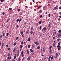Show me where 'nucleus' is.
Here are the masks:
<instances>
[{
  "label": "nucleus",
  "mask_w": 61,
  "mask_h": 61,
  "mask_svg": "<svg viewBox=\"0 0 61 61\" xmlns=\"http://www.w3.org/2000/svg\"><path fill=\"white\" fill-rule=\"evenodd\" d=\"M16 54H15V56H14V59H15L16 58Z\"/></svg>",
  "instance_id": "obj_13"
},
{
  "label": "nucleus",
  "mask_w": 61,
  "mask_h": 61,
  "mask_svg": "<svg viewBox=\"0 0 61 61\" xmlns=\"http://www.w3.org/2000/svg\"><path fill=\"white\" fill-rule=\"evenodd\" d=\"M21 60L20 57H19L18 59V61H20Z\"/></svg>",
  "instance_id": "obj_8"
},
{
  "label": "nucleus",
  "mask_w": 61,
  "mask_h": 61,
  "mask_svg": "<svg viewBox=\"0 0 61 61\" xmlns=\"http://www.w3.org/2000/svg\"><path fill=\"white\" fill-rule=\"evenodd\" d=\"M31 30H33V27H31Z\"/></svg>",
  "instance_id": "obj_37"
},
{
  "label": "nucleus",
  "mask_w": 61,
  "mask_h": 61,
  "mask_svg": "<svg viewBox=\"0 0 61 61\" xmlns=\"http://www.w3.org/2000/svg\"><path fill=\"white\" fill-rule=\"evenodd\" d=\"M57 56H58V54L57 53H56V56H55V58H57Z\"/></svg>",
  "instance_id": "obj_2"
},
{
  "label": "nucleus",
  "mask_w": 61,
  "mask_h": 61,
  "mask_svg": "<svg viewBox=\"0 0 61 61\" xmlns=\"http://www.w3.org/2000/svg\"><path fill=\"white\" fill-rule=\"evenodd\" d=\"M30 52H31L32 53H33V52H34V51L32 49H30Z\"/></svg>",
  "instance_id": "obj_9"
},
{
  "label": "nucleus",
  "mask_w": 61,
  "mask_h": 61,
  "mask_svg": "<svg viewBox=\"0 0 61 61\" xmlns=\"http://www.w3.org/2000/svg\"><path fill=\"white\" fill-rule=\"evenodd\" d=\"M56 44V43H55L54 42L53 43V46L55 47V44Z\"/></svg>",
  "instance_id": "obj_20"
},
{
  "label": "nucleus",
  "mask_w": 61,
  "mask_h": 61,
  "mask_svg": "<svg viewBox=\"0 0 61 61\" xmlns=\"http://www.w3.org/2000/svg\"><path fill=\"white\" fill-rule=\"evenodd\" d=\"M20 33L21 35H22L23 34V31H21Z\"/></svg>",
  "instance_id": "obj_34"
},
{
  "label": "nucleus",
  "mask_w": 61,
  "mask_h": 61,
  "mask_svg": "<svg viewBox=\"0 0 61 61\" xmlns=\"http://www.w3.org/2000/svg\"><path fill=\"white\" fill-rule=\"evenodd\" d=\"M51 56H50L49 57V60H50V58H51Z\"/></svg>",
  "instance_id": "obj_17"
},
{
  "label": "nucleus",
  "mask_w": 61,
  "mask_h": 61,
  "mask_svg": "<svg viewBox=\"0 0 61 61\" xmlns=\"http://www.w3.org/2000/svg\"><path fill=\"white\" fill-rule=\"evenodd\" d=\"M10 52H9L8 53V56H10Z\"/></svg>",
  "instance_id": "obj_22"
},
{
  "label": "nucleus",
  "mask_w": 61,
  "mask_h": 61,
  "mask_svg": "<svg viewBox=\"0 0 61 61\" xmlns=\"http://www.w3.org/2000/svg\"><path fill=\"white\" fill-rule=\"evenodd\" d=\"M2 14L3 15H5V13H4V12H3L2 13Z\"/></svg>",
  "instance_id": "obj_54"
},
{
  "label": "nucleus",
  "mask_w": 61,
  "mask_h": 61,
  "mask_svg": "<svg viewBox=\"0 0 61 61\" xmlns=\"http://www.w3.org/2000/svg\"><path fill=\"white\" fill-rule=\"evenodd\" d=\"M4 0H1L0 1L1 2H3L4 1Z\"/></svg>",
  "instance_id": "obj_33"
},
{
  "label": "nucleus",
  "mask_w": 61,
  "mask_h": 61,
  "mask_svg": "<svg viewBox=\"0 0 61 61\" xmlns=\"http://www.w3.org/2000/svg\"><path fill=\"white\" fill-rule=\"evenodd\" d=\"M39 24H41V21H39Z\"/></svg>",
  "instance_id": "obj_38"
},
{
  "label": "nucleus",
  "mask_w": 61,
  "mask_h": 61,
  "mask_svg": "<svg viewBox=\"0 0 61 61\" xmlns=\"http://www.w3.org/2000/svg\"><path fill=\"white\" fill-rule=\"evenodd\" d=\"M54 34H55V33H56V30H54Z\"/></svg>",
  "instance_id": "obj_15"
},
{
  "label": "nucleus",
  "mask_w": 61,
  "mask_h": 61,
  "mask_svg": "<svg viewBox=\"0 0 61 61\" xmlns=\"http://www.w3.org/2000/svg\"><path fill=\"white\" fill-rule=\"evenodd\" d=\"M43 29L44 31H45L46 30V27H44L43 28Z\"/></svg>",
  "instance_id": "obj_10"
},
{
  "label": "nucleus",
  "mask_w": 61,
  "mask_h": 61,
  "mask_svg": "<svg viewBox=\"0 0 61 61\" xmlns=\"http://www.w3.org/2000/svg\"><path fill=\"white\" fill-rule=\"evenodd\" d=\"M9 10H11V8H9Z\"/></svg>",
  "instance_id": "obj_62"
},
{
  "label": "nucleus",
  "mask_w": 61,
  "mask_h": 61,
  "mask_svg": "<svg viewBox=\"0 0 61 61\" xmlns=\"http://www.w3.org/2000/svg\"><path fill=\"white\" fill-rule=\"evenodd\" d=\"M24 24L25 25H26V22H25V23H24Z\"/></svg>",
  "instance_id": "obj_58"
},
{
  "label": "nucleus",
  "mask_w": 61,
  "mask_h": 61,
  "mask_svg": "<svg viewBox=\"0 0 61 61\" xmlns=\"http://www.w3.org/2000/svg\"><path fill=\"white\" fill-rule=\"evenodd\" d=\"M54 15H56V13H54Z\"/></svg>",
  "instance_id": "obj_56"
},
{
  "label": "nucleus",
  "mask_w": 61,
  "mask_h": 61,
  "mask_svg": "<svg viewBox=\"0 0 61 61\" xmlns=\"http://www.w3.org/2000/svg\"><path fill=\"white\" fill-rule=\"evenodd\" d=\"M10 48H9L8 49V50H10Z\"/></svg>",
  "instance_id": "obj_57"
},
{
  "label": "nucleus",
  "mask_w": 61,
  "mask_h": 61,
  "mask_svg": "<svg viewBox=\"0 0 61 61\" xmlns=\"http://www.w3.org/2000/svg\"><path fill=\"white\" fill-rule=\"evenodd\" d=\"M20 47L21 48H22L23 47V46L22 45H20Z\"/></svg>",
  "instance_id": "obj_25"
},
{
  "label": "nucleus",
  "mask_w": 61,
  "mask_h": 61,
  "mask_svg": "<svg viewBox=\"0 0 61 61\" xmlns=\"http://www.w3.org/2000/svg\"><path fill=\"white\" fill-rule=\"evenodd\" d=\"M59 9H61V7H59Z\"/></svg>",
  "instance_id": "obj_50"
},
{
  "label": "nucleus",
  "mask_w": 61,
  "mask_h": 61,
  "mask_svg": "<svg viewBox=\"0 0 61 61\" xmlns=\"http://www.w3.org/2000/svg\"><path fill=\"white\" fill-rule=\"evenodd\" d=\"M30 33L31 34H33V31H32V30H31V31H30Z\"/></svg>",
  "instance_id": "obj_36"
},
{
  "label": "nucleus",
  "mask_w": 61,
  "mask_h": 61,
  "mask_svg": "<svg viewBox=\"0 0 61 61\" xmlns=\"http://www.w3.org/2000/svg\"><path fill=\"white\" fill-rule=\"evenodd\" d=\"M30 59H31V56H30L28 58L27 60L28 61H29V60Z\"/></svg>",
  "instance_id": "obj_7"
},
{
  "label": "nucleus",
  "mask_w": 61,
  "mask_h": 61,
  "mask_svg": "<svg viewBox=\"0 0 61 61\" xmlns=\"http://www.w3.org/2000/svg\"><path fill=\"white\" fill-rule=\"evenodd\" d=\"M41 56H44V55H43V54H41Z\"/></svg>",
  "instance_id": "obj_46"
},
{
  "label": "nucleus",
  "mask_w": 61,
  "mask_h": 61,
  "mask_svg": "<svg viewBox=\"0 0 61 61\" xmlns=\"http://www.w3.org/2000/svg\"><path fill=\"white\" fill-rule=\"evenodd\" d=\"M6 35H6V36H8L9 35V33H6Z\"/></svg>",
  "instance_id": "obj_21"
},
{
  "label": "nucleus",
  "mask_w": 61,
  "mask_h": 61,
  "mask_svg": "<svg viewBox=\"0 0 61 61\" xmlns=\"http://www.w3.org/2000/svg\"><path fill=\"white\" fill-rule=\"evenodd\" d=\"M43 52H45V50H46V49H45V48H44L43 49Z\"/></svg>",
  "instance_id": "obj_19"
},
{
  "label": "nucleus",
  "mask_w": 61,
  "mask_h": 61,
  "mask_svg": "<svg viewBox=\"0 0 61 61\" xmlns=\"http://www.w3.org/2000/svg\"><path fill=\"white\" fill-rule=\"evenodd\" d=\"M35 44L36 45H39V43H38V42L37 41L35 43Z\"/></svg>",
  "instance_id": "obj_6"
},
{
  "label": "nucleus",
  "mask_w": 61,
  "mask_h": 61,
  "mask_svg": "<svg viewBox=\"0 0 61 61\" xmlns=\"http://www.w3.org/2000/svg\"><path fill=\"white\" fill-rule=\"evenodd\" d=\"M30 54V56H33V55L34 54V53H32V54Z\"/></svg>",
  "instance_id": "obj_39"
},
{
  "label": "nucleus",
  "mask_w": 61,
  "mask_h": 61,
  "mask_svg": "<svg viewBox=\"0 0 61 61\" xmlns=\"http://www.w3.org/2000/svg\"><path fill=\"white\" fill-rule=\"evenodd\" d=\"M60 40V39L59 38V39H57L58 41H59Z\"/></svg>",
  "instance_id": "obj_47"
},
{
  "label": "nucleus",
  "mask_w": 61,
  "mask_h": 61,
  "mask_svg": "<svg viewBox=\"0 0 61 61\" xmlns=\"http://www.w3.org/2000/svg\"><path fill=\"white\" fill-rule=\"evenodd\" d=\"M28 41H30V37L28 38Z\"/></svg>",
  "instance_id": "obj_23"
},
{
  "label": "nucleus",
  "mask_w": 61,
  "mask_h": 61,
  "mask_svg": "<svg viewBox=\"0 0 61 61\" xmlns=\"http://www.w3.org/2000/svg\"><path fill=\"white\" fill-rule=\"evenodd\" d=\"M23 53L24 52H23V51H22L21 52V56H22V57H23V56H24Z\"/></svg>",
  "instance_id": "obj_4"
},
{
  "label": "nucleus",
  "mask_w": 61,
  "mask_h": 61,
  "mask_svg": "<svg viewBox=\"0 0 61 61\" xmlns=\"http://www.w3.org/2000/svg\"><path fill=\"white\" fill-rule=\"evenodd\" d=\"M7 59H9L10 58H9V56H8L7 58Z\"/></svg>",
  "instance_id": "obj_55"
},
{
  "label": "nucleus",
  "mask_w": 61,
  "mask_h": 61,
  "mask_svg": "<svg viewBox=\"0 0 61 61\" xmlns=\"http://www.w3.org/2000/svg\"><path fill=\"white\" fill-rule=\"evenodd\" d=\"M49 17H50V14H49Z\"/></svg>",
  "instance_id": "obj_52"
},
{
  "label": "nucleus",
  "mask_w": 61,
  "mask_h": 61,
  "mask_svg": "<svg viewBox=\"0 0 61 61\" xmlns=\"http://www.w3.org/2000/svg\"><path fill=\"white\" fill-rule=\"evenodd\" d=\"M42 17V15H40V18Z\"/></svg>",
  "instance_id": "obj_43"
},
{
  "label": "nucleus",
  "mask_w": 61,
  "mask_h": 61,
  "mask_svg": "<svg viewBox=\"0 0 61 61\" xmlns=\"http://www.w3.org/2000/svg\"><path fill=\"white\" fill-rule=\"evenodd\" d=\"M39 48H40V47H39V46H38L37 47L36 49H39Z\"/></svg>",
  "instance_id": "obj_24"
},
{
  "label": "nucleus",
  "mask_w": 61,
  "mask_h": 61,
  "mask_svg": "<svg viewBox=\"0 0 61 61\" xmlns=\"http://www.w3.org/2000/svg\"><path fill=\"white\" fill-rule=\"evenodd\" d=\"M57 9V8H56V7H55L54 8V9L55 10H56V9Z\"/></svg>",
  "instance_id": "obj_42"
},
{
  "label": "nucleus",
  "mask_w": 61,
  "mask_h": 61,
  "mask_svg": "<svg viewBox=\"0 0 61 61\" xmlns=\"http://www.w3.org/2000/svg\"><path fill=\"white\" fill-rule=\"evenodd\" d=\"M61 36V34H58V37H59L60 36Z\"/></svg>",
  "instance_id": "obj_11"
},
{
  "label": "nucleus",
  "mask_w": 61,
  "mask_h": 61,
  "mask_svg": "<svg viewBox=\"0 0 61 61\" xmlns=\"http://www.w3.org/2000/svg\"><path fill=\"white\" fill-rule=\"evenodd\" d=\"M2 38V36L1 35L0 36V38Z\"/></svg>",
  "instance_id": "obj_35"
},
{
  "label": "nucleus",
  "mask_w": 61,
  "mask_h": 61,
  "mask_svg": "<svg viewBox=\"0 0 61 61\" xmlns=\"http://www.w3.org/2000/svg\"><path fill=\"white\" fill-rule=\"evenodd\" d=\"M28 48H29L30 47V45H28Z\"/></svg>",
  "instance_id": "obj_41"
},
{
  "label": "nucleus",
  "mask_w": 61,
  "mask_h": 61,
  "mask_svg": "<svg viewBox=\"0 0 61 61\" xmlns=\"http://www.w3.org/2000/svg\"><path fill=\"white\" fill-rule=\"evenodd\" d=\"M34 46H35V45H34V44H33L32 45V48H34Z\"/></svg>",
  "instance_id": "obj_12"
},
{
  "label": "nucleus",
  "mask_w": 61,
  "mask_h": 61,
  "mask_svg": "<svg viewBox=\"0 0 61 61\" xmlns=\"http://www.w3.org/2000/svg\"><path fill=\"white\" fill-rule=\"evenodd\" d=\"M2 46L1 47V48H3L4 47V43H2Z\"/></svg>",
  "instance_id": "obj_5"
},
{
  "label": "nucleus",
  "mask_w": 61,
  "mask_h": 61,
  "mask_svg": "<svg viewBox=\"0 0 61 61\" xmlns=\"http://www.w3.org/2000/svg\"><path fill=\"white\" fill-rule=\"evenodd\" d=\"M52 47V46H51L49 48V50H51V48Z\"/></svg>",
  "instance_id": "obj_26"
},
{
  "label": "nucleus",
  "mask_w": 61,
  "mask_h": 61,
  "mask_svg": "<svg viewBox=\"0 0 61 61\" xmlns=\"http://www.w3.org/2000/svg\"><path fill=\"white\" fill-rule=\"evenodd\" d=\"M22 20V19H20L19 20V22H21V21Z\"/></svg>",
  "instance_id": "obj_49"
},
{
  "label": "nucleus",
  "mask_w": 61,
  "mask_h": 61,
  "mask_svg": "<svg viewBox=\"0 0 61 61\" xmlns=\"http://www.w3.org/2000/svg\"><path fill=\"white\" fill-rule=\"evenodd\" d=\"M41 7V6H40L38 7V8L37 9H39V8Z\"/></svg>",
  "instance_id": "obj_30"
},
{
  "label": "nucleus",
  "mask_w": 61,
  "mask_h": 61,
  "mask_svg": "<svg viewBox=\"0 0 61 61\" xmlns=\"http://www.w3.org/2000/svg\"><path fill=\"white\" fill-rule=\"evenodd\" d=\"M17 27H18V25H17L16 26Z\"/></svg>",
  "instance_id": "obj_64"
},
{
  "label": "nucleus",
  "mask_w": 61,
  "mask_h": 61,
  "mask_svg": "<svg viewBox=\"0 0 61 61\" xmlns=\"http://www.w3.org/2000/svg\"><path fill=\"white\" fill-rule=\"evenodd\" d=\"M18 11L19 12V11H20V9H18Z\"/></svg>",
  "instance_id": "obj_61"
},
{
  "label": "nucleus",
  "mask_w": 61,
  "mask_h": 61,
  "mask_svg": "<svg viewBox=\"0 0 61 61\" xmlns=\"http://www.w3.org/2000/svg\"><path fill=\"white\" fill-rule=\"evenodd\" d=\"M43 9L44 10H46V5L43 7Z\"/></svg>",
  "instance_id": "obj_3"
},
{
  "label": "nucleus",
  "mask_w": 61,
  "mask_h": 61,
  "mask_svg": "<svg viewBox=\"0 0 61 61\" xmlns=\"http://www.w3.org/2000/svg\"><path fill=\"white\" fill-rule=\"evenodd\" d=\"M59 33H61V30H59Z\"/></svg>",
  "instance_id": "obj_32"
},
{
  "label": "nucleus",
  "mask_w": 61,
  "mask_h": 61,
  "mask_svg": "<svg viewBox=\"0 0 61 61\" xmlns=\"http://www.w3.org/2000/svg\"><path fill=\"white\" fill-rule=\"evenodd\" d=\"M19 38L18 37H17L16 38V39H18Z\"/></svg>",
  "instance_id": "obj_59"
},
{
  "label": "nucleus",
  "mask_w": 61,
  "mask_h": 61,
  "mask_svg": "<svg viewBox=\"0 0 61 61\" xmlns=\"http://www.w3.org/2000/svg\"><path fill=\"white\" fill-rule=\"evenodd\" d=\"M41 53H42V52H43V50H42V49H41Z\"/></svg>",
  "instance_id": "obj_44"
},
{
  "label": "nucleus",
  "mask_w": 61,
  "mask_h": 61,
  "mask_svg": "<svg viewBox=\"0 0 61 61\" xmlns=\"http://www.w3.org/2000/svg\"><path fill=\"white\" fill-rule=\"evenodd\" d=\"M6 46H7V47H8V45H6Z\"/></svg>",
  "instance_id": "obj_60"
},
{
  "label": "nucleus",
  "mask_w": 61,
  "mask_h": 61,
  "mask_svg": "<svg viewBox=\"0 0 61 61\" xmlns=\"http://www.w3.org/2000/svg\"><path fill=\"white\" fill-rule=\"evenodd\" d=\"M3 36H4V35H5V33H3Z\"/></svg>",
  "instance_id": "obj_63"
},
{
  "label": "nucleus",
  "mask_w": 61,
  "mask_h": 61,
  "mask_svg": "<svg viewBox=\"0 0 61 61\" xmlns=\"http://www.w3.org/2000/svg\"><path fill=\"white\" fill-rule=\"evenodd\" d=\"M39 13H42V11L41 10H40L39 11Z\"/></svg>",
  "instance_id": "obj_40"
},
{
  "label": "nucleus",
  "mask_w": 61,
  "mask_h": 61,
  "mask_svg": "<svg viewBox=\"0 0 61 61\" xmlns=\"http://www.w3.org/2000/svg\"><path fill=\"white\" fill-rule=\"evenodd\" d=\"M16 49H15V48L13 50V52H14V53H15V51Z\"/></svg>",
  "instance_id": "obj_14"
},
{
  "label": "nucleus",
  "mask_w": 61,
  "mask_h": 61,
  "mask_svg": "<svg viewBox=\"0 0 61 61\" xmlns=\"http://www.w3.org/2000/svg\"><path fill=\"white\" fill-rule=\"evenodd\" d=\"M9 19H8L7 20V22H9Z\"/></svg>",
  "instance_id": "obj_31"
},
{
  "label": "nucleus",
  "mask_w": 61,
  "mask_h": 61,
  "mask_svg": "<svg viewBox=\"0 0 61 61\" xmlns=\"http://www.w3.org/2000/svg\"><path fill=\"white\" fill-rule=\"evenodd\" d=\"M51 60L53 59V56H52L51 57Z\"/></svg>",
  "instance_id": "obj_29"
},
{
  "label": "nucleus",
  "mask_w": 61,
  "mask_h": 61,
  "mask_svg": "<svg viewBox=\"0 0 61 61\" xmlns=\"http://www.w3.org/2000/svg\"><path fill=\"white\" fill-rule=\"evenodd\" d=\"M49 53H50V54H51V53H52V51H51V50H50Z\"/></svg>",
  "instance_id": "obj_18"
},
{
  "label": "nucleus",
  "mask_w": 61,
  "mask_h": 61,
  "mask_svg": "<svg viewBox=\"0 0 61 61\" xmlns=\"http://www.w3.org/2000/svg\"><path fill=\"white\" fill-rule=\"evenodd\" d=\"M58 45H60L61 43H60V42H59L58 43Z\"/></svg>",
  "instance_id": "obj_45"
},
{
  "label": "nucleus",
  "mask_w": 61,
  "mask_h": 61,
  "mask_svg": "<svg viewBox=\"0 0 61 61\" xmlns=\"http://www.w3.org/2000/svg\"><path fill=\"white\" fill-rule=\"evenodd\" d=\"M57 47L58 48V50H60L61 48V47L60 45H58L57 46Z\"/></svg>",
  "instance_id": "obj_1"
},
{
  "label": "nucleus",
  "mask_w": 61,
  "mask_h": 61,
  "mask_svg": "<svg viewBox=\"0 0 61 61\" xmlns=\"http://www.w3.org/2000/svg\"><path fill=\"white\" fill-rule=\"evenodd\" d=\"M26 51L28 54H29V51H28V50H27Z\"/></svg>",
  "instance_id": "obj_16"
},
{
  "label": "nucleus",
  "mask_w": 61,
  "mask_h": 61,
  "mask_svg": "<svg viewBox=\"0 0 61 61\" xmlns=\"http://www.w3.org/2000/svg\"><path fill=\"white\" fill-rule=\"evenodd\" d=\"M25 60V57H24L23 58L22 60V61H23V60Z\"/></svg>",
  "instance_id": "obj_27"
},
{
  "label": "nucleus",
  "mask_w": 61,
  "mask_h": 61,
  "mask_svg": "<svg viewBox=\"0 0 61 61\" xmlns=\"http://www.w3.org/2000/svg\"><path fill=\"white\" fill-rule=\"evenodd\" d=\"M16 45V43H15V42L13 44V46H15Z\"/></svg>",
  "instance_id": "obj_28"
},
{
  "label": "nucleus",
  "mask_w": 61,
  "mask_h": 61,
  "mask_svg": "<svg viewBox=\"0 0 61 61\" xmlns=\"http://www.w3.org/2000/svg\"><path fill=\"white\" fill-rule=\"evenodd\" d=\"M23 41H22L21 42V45H22V44H23Z\"/></svg>",
  "instance_id": "obj_48"
},
{
  "label": "nucleus",
  "mask_w": 61,
  "mask_h": 61,
  "mask_svg": "<svg viewBox=\"0 0 61 61\" xmlns=\"http://www.w3.org/2000/svg\"><path fill=\"white\" fill-rule=\"evenodd\" d=\"M16 21L17 22H18V21H19V20L18 19H17L16 20Z\"/></svg>",
  "instance_id": "obj_51"
},
{
  "label": "nucleus",
  "mask_w": 61,
  "mask_h": 61,
  "mask_svg": "<svg viewBox=\"0 0 61 61\" xmlns=\"http://www.w3.org/2000/svg\"><path fill=\"white\" fill-rule=\"evenodd\" d=\"M41 26L40 27L39 29H41Z\"/></svg>",
  "instance_id": "obj_53"
}]
</instances>
